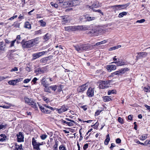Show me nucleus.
<instances>
[{
  "instance_id": "nucleus-1",
  "label": "nucleus",
  "mask_w": 150,
  "mask_h": 150,
  "mask_svg": "<svg viewBox=\"0 0 150 150\" xmlns=\"http://www.w3.org/2000/svg\"><path fill=\"white\" fill-rule=\"evenodd\" d=\"M38 40V38L27 41H25L23 40L21 42V43L23 48H30L37 44Z\"/></svg>"
},
{
  "instance_id": "nucleus-2",
  "label": "nucleus",
  "mask_w": 150,
  "mask_h": 150,
  "mask_svg": "<svg viewBox=\"0 0 150 150\" xmlns=\"http://www.w3.org/2000/svg\"><path fill=\"white\" fill-rule=\"evenodd\" d=\"M74 48L77 51L81 52L83 51H86V50L90 48L91 46L88 44H82L76 45L74 46Z\"/></svg>"
},
{
  "instance_id": "nucleus-3",
  "label": "nucleus",
  "mask_w": 150,
  "mask_h": 150,
  "mask_svg": "<svg viewBox=\"0 0 150 150\" xmlns=\"http://www.w3.org/2000/svg\"><path fill=\"white\" fill-rule=\"evenodd\" d=\"M129 70L128 68H122L118 71H115L112 73L110 75V77H114L115 75L119 76L125 73L127 71Z\"/></svg>"
},
{
  "instance_id": "nucleus-4",
  "label": "nucleus",
  "mask_w": 150,
  "mask_h": 150,
  "mask_svg": "<svg viewBox=\"0 0 150 150\" xmlns=\"http://www.w3.org/2000/svg\"><path fill=\"white\" fill-rule=\"evenodd\" d=\"M82 27V26H69L67 27H64L65 30L68 31H75L78 30H79L81 29Z\"/></svg>"
},
{
  "instance_id": "nucleus-5",
  "label": "nucleus",
  "mask_w": 150,
  "mask_h": 150,
  "mask_svg": "<svg viewBox=\"0 0 150 150\" xmlns=\"http://www.w3.org/2000/svg\"><path fill=\"white\" fill-rule=\"evenodd\" d=\"M98 83L100 88H106L109 86L108 83L107 81H100L98 82Z\"/></svg>"
},
{
  "instance_id": "nucleus-6",
  "label": "nucleus",
  "mask_w": 150,
  "mask_h": 150,
  "mask_svg": "<svg viewBox=\"0 0 150 150\" xmlns=\"http://www.w3.org/2000/svg\"><path fill=\"white\" fill-rule=\"evenodd\" d=\"M47 52L42 51L33 54L32 55L33 57L32 60H35L37 59L43 55L45 54Z\"/></svg>"
},
{
  "instance_id": "nucleus-7",
  "label": "nucleus",
  "mask_w": 150,
  "mask_h": 150,
  "mask_svg": "<svg viewBox=\"0 0 150 150\" xmlns=\"http://www.w3.org/2000/svg\"><path fill=\"white\" fill-rule=\"evenodd\" d=\"M88 83H86L79 86L77 89V91L79 92H82L86 89L88 87Z\"/></svg>"
},
{
  "instance_id": "nucleus-8",
  "label": "nucleus",
  "mask_w": 150,
  "mask_h": 150,
  "mask_svg": "<svg viewBox=\"0 0 150 150\" xmlns=\"http://www.w3.org/2000/svg\"><path fill=\"white\" fill-rule=\"evenodd\" d=\"M137 54L136 57L137 59L144 58L146 57L147 55V53L146 52H138Z\"/></svg>"
},
{
  "instance_id": "nucleus-9",
  "label": "nucleus",
  "mask_w": 150,
  "mask_h": 150,
  "mask_svg": "<svg viewBox=\"0 0 150 150\" xmlns=\"http://www.w3.org/2000/svg\"><path fill=\"white\" fill-rule=\"evenodd\" d=\"M62 24L63 25H65L66 23L70 21V19L68 16H62Z\"/></svg>"
},
{
  "instance_id": "nucleus-10",
  "label": "nucleus",
  "mask_w": 150,
  "mask_h": 150,
  "mask_svg": "<svg viewBox=\"0 0 150 150\" xmlns=\"http://www.w3.org/2000/svg\"><path fill=\"white\" fill-rule=\"evenodd\" d=\"M59 113H61L67 110L68 108L64 105H63L59 109H55Z\"/></svg>"
},
{
  "instance_id": "nucleus-11",
  "label": "nucleus",
  "mask_w": 150,
  "mask_h": 150,
  "mask_svg": "<svg viewBox=\"0 0 150 150\" xmlns=\"http://www.w3.org/2000/svg\"><path fill=\"white\" fill-rule=\"evenodd\" d=\"M38 105L39 106V108L41 110L42 112H44L46 114H49L51 112L50 110H48V108H45L44 107H43L42 106H41L40 105L38 104Z\"/></svg>"
},
{
  "instance_id": "nucleus-12",
  "label": "nucleus",
  "mask_w": 150,
  "mask_h": 150,
  "mask_svg": "<svg viewBox=\"0 0 150 150\" xmlns=\"http://www.w3.org/2000/svg\"><path fill=\"white\" fill-rule=\"evenodd\" d=\"M116 69V66L114 65H109L107 66L106 69L108 72H110L112 70H114Z\"/></svg>"
},
{
  "instance_id": "nucleus-13",
  "label": "nucleus",
  "mask_w": 150,
  "mask_h": 150,
  "mask_svg": "<svg viewBox=\"0 0 150 150\" xmlns=\"http://www.w3.org/2000/svg\"><path fill=\"white\" fill-rule=\"evenodd\" d=\"M17 141L18 142H23L24 141V136L22 133L19 132V134L17 135Z\"/></svg>"
},
{
  "instance_id": "nucleus-14",
  "label": "nucleus",
  "mask_w": 150,
  "mask_h": 150,
  "mask_svg": "<svg viewBox=\"0 0 150 150\" xmlns=\"http://www.w3.org/2000/svg\"><path fill=\"white\" fill-rule=\"evenodd\" d=\"M87 96L89 97H92L94 95V89L91 88H89L87 92Z\"/></svg>"
},
{
  "instance_id": "nucleus-15",
  "label": "nucleus",
  "mask_w": 150,
  "mask_h": 150,
  "mask_svg": "<svg viewBox=\"0 0 150 150\" xmlns=\"http://www.w3.org/2000/svg\"><path fill=\"white\" fill-rule=\"evenodd\" d=\"M99 6V2L98 1H96L93 3L92 6L89 5L87 6V8H89L90 9H93V8H97Z\"/></svg>"
},
{
  "instance_id": "nucleus-16",
  "label": "nucleus",
  "mask_w": 150,
  "mask_h": 150,
  "mask_svg": "<svg viewBox=\"0 0 150 150\" xmlns=\"http://www.w3.org/2000/svg\"><path fill=\"white\" fill-rule=\"evenodd\" d=\"M7 49L6 44L3 42H0V50L5 51Z\"/></svg>"
},
{
  "instance_id": "nucleus-17",
  "label": "nucleus",
  "mask_w": 150,
  "mask_h": 150,
  "mask_svg": "<svg viewBox=\"0 0 150 150\" xmlns=\"http://www.w3.org/2000/svg\"><path fill=\"white\" fill-rule=\"evenodd\" d=\"M14 145L15 149L13 150H23L22 148V144L18 145L16 143H14Z\"/></svg>"
},
{
  "instance_id": "nucleus-18",
  "label": "nucleus",
  "mask_w": 150,
  "mask_h": 150,
  "mask_svg": "<svg viewBox=\"0 0 150 150\" xmlns=\"http://www.w3.org/2000/svg\"><path fill=\"white\" fill-rule=\"evenodd\" d=\"M115 63L117 66H121L125 64V63L122 59H118L117 61H115L114 62Z\"/></svg>"
},
{
  "instance_id": "nucleus-19",
  "label": "nucleus",
  "mask_w": 150,
  "mask_h": 150,
  "mask_svg": "<svg viewBox=\"0 0 150 150\" xmlns=\"http://www.w3.org/2000/svg\"><path fill=\"white\" fill-rule=\"evenodd\" d=\"M72 2L71 1H69L64 2L63 5L65 6V7L73 6Z\"/></svg>"
},
{
  "instance_id": "nucleus-20",
  "label": "nucleus",
  "mask_w": 150,
  "mask_h": 150,
  "mask_svg": "<svg viewBox=\"0 0 150 150\" xmlns=\"http://www.w3.org/2000/svg\"><path fill=\"white\" fill-rule=\"evenodd\" d=\"M7 139V137L5 134H2L0 135V142H4Z\"/></svg>"
},
{
  "instance_id": "nucleus-21",
  "label": "nucleus",
  "mask_w": 150,
  "mask_h": 150,
  "mask_svg": "<svg viewBox=\"0 0 150 150\" xmlns=\"http://www.w3.org/2000/svg\"><path fill=\"white\" fill-rule=\"evenodd\" d=\"M60 121L61 123L66 124L69 126H72L74 125V124L71 122H67L64 120H60Z\"/></svg>"
},
{
  "instance_id": "nucleus-22",
  "label": "nucleus",
  "mask_w": 150,
  "mask_h": 150,
  "mask_svg": "<svg viewBox=\"0 0 150 150\" xmlns=\"http://www.w3.org/2000/svg\"><path fill=\"white\" fill-rule=\"evenodd\" d=\"M29 105H31V106L35 110H38V105L35 102L33 101H32V102L30 103Z\"/></svg>"
},
{
  "instance_id": "nucleus-23",
  "label": "nucleus",
  "mask_w": 150,
  "mask_h": 150,
  "mask_svg": "<svg viewBox=\"0 0 150 150\" xmlns=\"http://www.w3.org/2000/svg\"><path fill=\"white\" fill-rule=\"evenodd\" d=\"M110 140V135L108 134L106 136V137L104 141V144L105 145H107L108 144V143Z\"/></svg>"
},
{
  "instance_id": "nucleus-24",
  "label": "nucleus",
  "mask_w": 150,
  "mask_h": 150,
  "mask_svg": "<svg viewBox=\"0 0 150 150\" xmlns=\"http://www.w3.org/2000/svg\"><path fill=\"white\" fill-rule=\"evenodd\" d=\"M103 100L104 102L108 101L111 100L110 97L108 96H104L103 97Z\"/></svg>"
},
{
  "instance_id": "nucleus-25",
  "label": "nucleus",
  "mask_w": 150,
  "mask_h": 150,
  "mask_svg": "<svg viewBox=\"0 0 150 150\" xmlns=\"http://www.w3.org/2000/svg\"><path fill=\"white\" fill-rule=\"evenodd\" d=\"M72 2V4L73 6H76L80 3V2L78 0H73L71 1Z\"/></svg>"
},
{
  "instance_id": "nucleus-26",
  "label": "nucleus",
  "mask_w": 150,
  "mask_h": 150,
  "mask_svg": "<svg viewBox=\"0 0 150 150\" xmlns=\"http://www.w3.org/2000/svg\"><path fill=\"white\" fill-rule=\"evenodd\" d=\"M57 87H58V86L56 85L51 86L49 87L50 88L54 91H55L57 88Z\"/></svg>"
},
{
  "instance_id": "nucleus-27",
  "label": "nucleus",
  "mask_w": 150,
  "mask_h": 150,
  "mask_svg": "<svg viewBox=\"0 0 150 150\" xmlns=\"http://www.w3.org/2000/svg\"><path fill=\"white\" fill-rule=\"evenodd\" d=\"M148 134H144L140 137V139L141 140H144L147 138Z\"/></svg>"
},
{
  "instance_id": "nucleus-28",
  "label": "nucleus",
  "mask_w": 150,
  "mask_h": 150,
  "mask_svg": "<svg viewBox=\"0 0 150 150\" xmlns=\"http://www.w3.org/2000/svg\"><path fill=\"white\" fill-rule=\"evenodd\" d=\"M58 141H56L55 144L54 145L53 148V150H58Z\"/></svg>"
},
{
  "instance_id": "nucleus-29",
  "label": "nucleus",
  "mask_w": 150,
  "mask_h": 150,
  "mask_svg": "<svg viewBox=\"0 0 150 150\" xmlns=\"http://www.w3.org/2000/svg\"><path fill=\"white\" fill-rule=\"evenodd\" d=\"M13 26L15 28H18L19 27V23L18 22H15L14 23L11 25L10 27H12Z\"/></svg>"
},
{
  "instance_id": "nucleus-30",
  "label": "nucleus",
  "mask_w": 150,
  "mask_h": 150,
  "mask_svg": "<svg viewBox=\"0 0 150 150\" xmlns=\"http://www.w3.org/2000/svg\"><path fill=\"white\" fill-rule=\"evenodd\" d=\"M25 27L26 28L29 29L31 28V26L29 22H26L25 23Z\"/></svg>"
},
{
  "instance_id": "nucleus-31",
  "label": "nucleus",
  "mask_w": 150,
  "mask_h": 150,
  "mask_svg": "<svg viewBox=\"0 0 150 150\" xmlns=\"http://www.w3.org/2000/svg\"><path fill=\"white\" fill-rule=\"evenodd\" d=\"M25 103H27L30 104L33 101L31 99L28 98H25Z\"/></svg>"
},
{
  "instance_id": "nucleus-32",
  "label": "nucleus",
  "mask_w": 150,
  "mask_h": 150,
  "mask_svg": "<svg viewBox=\"0 0 150 150\" xmlns=\"http://www.w3.org/2000/svg\"><path fill=\"white\" fill-rule=\"evenodd\" d=\"M127 14V12H123L119 13L118 15L119 18L122 17L124 16H125Z\"/></svg>"
},
{
  "instance_id": "nucleus-33",
  "label": "nucleus",
  "mask_w": 150,
  "mask_h": 150,
  "mask_svg": "<svg viewBox=\"0 0 150 150\" xmlns=\"http://www.w3.org/2000/svg\"><path fill=\"white\" fill-rule=\"evenodd\" d=\"M8 83L9 84L11 85H14L17 83L15 80L10 81H8Z\"/></svg>"
},
{
  "instance_id": "nucleus-34",
  "label": "nucleus",
  "mask_w": 150,
  "mask_h": 150,
  "mask_svg": "<svg viewBox=\"0 0 150 150\" xmlns=\"http://www.w3.org/2000/svg\"><path fill=\"white\" fill-rule=\"evenodd\" d=\"M59 150H67L65 146L63 145H61L59 147Z\"/></svg>"
},
{
  "instance_id": "nucleus-35",
  "label": "nucleus",
  "mask_w": 150,
  "mask_h": 150,
  "mask_svg": "<svg viewBox=\"0 0 150 150\" xmlns=\"http://www.w3.org/2000/svg\"><path fill=\"white\" fill-rule=\"evenodd\" d=\"M15 40H16V41H17V43H21V42H20V41L21 40V38L20 35H18L17 36L16 39Z\"/></svg>"
},
{
  "instance_id": "nucleus-36",
  "label": "nucleus",
  "mask_w": 150,
  "mask_h": 150,
  "mask_svg": "<svg viewBox=\"0 0 150 150\" xmlns=\"http://www.w3.org/2000/svg\"><path fill=\"white\" fill-rule=\"evenodd\" d=\"M39 143V142H37V141L34 137H33L32 139V144L33 146L34 145L37 144Z\"/></svg>"
},
{
  "instance_id": "nucleus-37",
  "label": "nucleus",
  "mask_w": 150,
  "mask_h": 150,
  "mask_svg": "<svg viewBox=\"0 0 150 150\" xmlns=\"http://www.w3.org/2000/svg\"><path fill=\"white\" fill-rule=\"evenodd\" d=\"M33 146L34 149H35L36 150H40V149L39 143L37 144L34 145Z\"/></svg>"
},
{
  "instance_id": "nucleus-38",
  "label": "nucleus",
  "mask_w": 150,
  "mask_h": 150,
  "mask_svg": "<svg viewBox=\"0 0 150 150\" xmlns=\"http://www.w3.org/2000/svg\"><path fill=\"white\" fill-rule=\"evenodd\" d=\"M39 22L40 24V25L41 26H42V27H44L46 25V23L45 22H44L42 20H40L39 21Z\"/></svg>"
},
{
  "instance_id": "nucleus-39",
  "label": "nucleus",
  "mask_w": 150,
  "mask_h": 150,
  "mask_svg": "<svg viewBox=\"0 0 150 150\" xmlns=\"http://www.w3.org/2000/svg\"><path fill=\"white\" fill-rule=\"evenodd\" d=\"M49 36L50 34L48 33H47L44 36V39L46 41H47L49 39Z\"/></svg>"
},
{
  "instance_id": "nucleus-40",
  "label": "nucleus",
  "mask_w": 150,
  "mask_h": 150,
  "mask_svg": "<svg viewBox=\"0 0 150 150\" xmlns=\"http://www.w3.org/2000/svg\"><path fill=\"white\" fill-rule=\"evenodd\" d=\"M116 91L115 90H110L108 91V95H110L111 94H114L115 93Z\"/></svg>"
},
{
  "instance_id": "nucleus-41",
  "label": "nucleus",
  "mask_w": 150,
  "mask_h": 150,
  "mask_svg": "<svg viewBox=\"0 0 150 150\" xmlns=\"http://www.w3.org/2000/svg\"><path fill=\"white\" fill-rule=\"evenodd\" d=\"M128 6V5H127V4H126L124 5H118V6L120 7V8H121V9H122L125 8H126Z\"/></svg>"
},
{
  "instance_id": "nucleus-42",
  "label": "nucleus",
  "mask_w": 150,
  "mask_h": 150,
  "mask_svg": "<svg viewBox=\"0 0 150 150\" xmlns=\"http://www.w3.org/2000/svg\"><path fill=\"white\" fill-rule=\"evenodd\" d=\"M47 137V135L45 134H42L40 136L41 139L42 140H45Z\"/></svg>"
},
{
  "instance_id": "nucleus-43",
  "label": "nucleus",
  "mask_w": 150,
  "mask_h": 150,
  "mask_svg": "<svg viewBox=\"0 0 150 150\" xmlns=\"http://www.w3.org/2000/svg\"><path fill=\"white\" fill-rule=\"evenodd\" d=\"M44 90L45 92L51 93V92L50 88H49V87H46V88H44Z\"/></svg>"
},
{
  "instance_id": "nucleus-44",
  "label": "nucleus",
  "mask_w": 150,
  "mask_h": 150,
  "mask_svg": "<svg viewBox=\"0 0 150 150\" xmlns=\"http://www.w3.org/2000/svg\"><path fill=\"white\" fill-rule=\"evenodd\" d=\"M95 19V17H89L87 18V20L88 21H90L92 20H94Z\"/></svg>"
},
{
  "instance_id": "nucleus-45",
  "label": "nucleus",
  "mask_w": 150,
  "mask_h": 150,
  "mask_svg": "<svg viewBox=\"0 0 150 150\" xmlns=\"http://www.w3.org/2000/svg\"><path fill=\"white\" fill-rule=\"evenodd\" d=\"M7 125H0V130L6 128Z\"/></svg>"
},
{
  "instance_id": "nucleus-46",
  "label": "nucleus",
  "mask_w": 150,
  "mask_h": 150,
  "mask_svg": "<svg viewBox=\"0 0 150 150\" xmlns=\"http://www.w3.org/2000/svg\"><path fill=\"white\" fill-rule=\"evenodd\" d=\"M11 107L10 105H0V107L3 108H4L8 109L9 108Z\"/></svg>"
},
{
  "instance_id": "nucleus-47",
  "label": "nucleus",
  "mask_w": 150,
  "mask_h": 150,
  "mask_svg": "<svg viewBox=\"0 0 150 150\" xmlns=\"http://www.w3.org/2000/svg\"><path fill=\"white\" fill-rule=\"evenodd\" d=\"M145 21V20L144 19H142L140 20H137L136 21V23H144Z\"/></svg>"
},
{
  "instance_id": "nucleus-48",
  "label": "nucleus",
  "mask_w": 150,
  "mask_h": 150,
  "mask_svg": "<svg viewBox=\"0 0 150 150\" xmlns=\"http://www.w3.org/2000/svg\"><path fill=\"white\" fill-rule=\"evenodd\" d=\"M43 99L44 101H45V102L47 103H48L50 101L48 98H47L46 97H44L43 98Z\"/></svg>"
},
{
  "instance_id": "nucleus-49",
  "label": "nucleus",
  "mask_w": 150,
  "mask_h": 150,
  "mask_svg": "<svg viewBox=\"0 0 150 150\" xmlns=\"http://www.w3.org/2000/svg\"><path fill=\"white\" fill-rule=\"evenodd\" d=\"M118 121L121 124L123 123V119L121 118V117H119L118 118Z\"/></svg>"
},
{
  "instance_id": "nucleus-50",
  "label": "nucleus",
  "mask_w": 150,
  "mask_h": 150,
  "mask_svg": "<svg viewBox=\"0 0 150 150\" xmlns=\"http://www.w3.org/2000/svg\"><path fill=\"white\" fill-rule=\"evenodd\" d=\"M150 89V88L149 87L147 88L144 87V90L145 92H149V91H150L149 89Z\"/></svg>"
},
{
  "instance_id": "nucleus-51",
  "label": "nucleus",
  "mask_w": 150,
  "mask_h": 150,
  "mask_svg": "<svg viewBox=\"0 0 150 150\" xmlns=\"http://www.w3.org/2000/svg\"><path fill=\"white\" fill-rule=\"evenodd\" d=\"M40 61L42 63H44L47 62V59L46 58H44L41 59Z\"/></svg>"
},
{
  "instance_id": "nucleus-52",
  "label": "nucleus",
  "mask_w": 150,
  "mask_h": 150,
  "mask_svg": "<svg viewBox=\"0 0 150 150\" xmlns=\"http://www.w3.org/2000/svg\"><path fill=\"white\" fill-rule=\"evenodd\" d=\"M102 110H98L97 111L95 112V115L96 116H98L100 114V113L102 111Z\"/></svg>"
},
{
  "instance_id": "nucleus-53",
  "label": "nucleus",
  "mask_w": 150,
  "mask_h": 150,
  "mask_svg": "<svg viewBox=\"0 0 150 150\" xmlns=\"http://www.w3.org/2000/svg\"><path fill=\"white\" fill-rule=\"evenodd\" d=\"M23 79L22 78H18L17 79H15V80L16 83L19 82H20L22 81Z\"/></svg>"
},
{
  "instance_id": "nucleus-54",
  "label": "nucleus",
  "mask_w": 150,
  "mask_h": 150,
  "mask_svg": "<svg viewBox=\"0 0 150 150\" xmlns=\"http://www.w3.org/2000/svg\"><path fill=\"white\" fill-rule=\"evenodd\" d=\"M45 79L43 78L42 79V83L43 84H44V86L45 87V88H46V87H47V84H45V83L44 84V80H45Z\"/></svg>"
},
{
  "instance_id": "nucleus-55",
  "label": "nucleus",
  "mask_w": 150,
  "mask_h": 150,
  "mask_svg": "<svg viewBox=\"0 0 150 150\" xmlns=\"http://www.w3.org/2000/svg\"><path fill=\"white\" fill-rule=\"evenodd\" d=\"M16 40H13L12 41H11V45H10V47H13V46H14V43H15V42H16Z\"/></svg>"
},
{
  "instance_id": "nucleus-56",
  "label": "nucleus",
  "mask_w": 150,
  "mask_h": 150,
  "mask_svg": "<svg viewBox=\"0 0 150 150\" xmlns=\"http://www.w3.org/2000/svg\"><path fill=\"white\" fill-rule=\"evenodd\" d=\"M93 11L95 12H97L101 14L102 15H103V13L99 9L98 10H94Z\"/></svg>"
},
{
  "instance_id": "nucleus-57",
  "label": "nucleus",
  "mask_w": 150,
  "mask_h": 150,
  "mask_svg": "<svg viewBox=\"0 0 150 150\" xmlns=\"http://www.w3.org/2000/svg\"><path fill=\"white\" fill-rule=\"evenodd\" d=\"M31 80L30 79H26L24 80L23 82L24 83H27Z\"/></svg>"
},
{
  "instance_id": "nucleus-58",
  "label": "nucleus",
  "mask_w": 150,
  "mask_h": 150,
  "mask_svg": "<svg viewBox=\"0 0 150 150\" xmlns=\"http://www.w3.org/2000/svg\"><path fill=\"white\" fill-rule=\"evenodd\" d=\"M18 71V69L16 67H15L14 68L12 69L11 70V72H13V71Z\"/></svg>"
},
{
  "instance_id": "nucleus-59",
  "label": "nucleus",
  "mask_w": 150,
  "mask_h": 150,
  "mask_svg": "<svg viewBox=\"0 0 150 150\" xmlns=\"http://www.w3.org/2000/svg\"><path fill=\"white\" fill-rule=\"evenodd\" d=\"M116 142L117 144H120L121 142V140L119 138H117L116 140Z\"/></svg>"
},
{
  "instance_id": "nucleus-60",
  "label": "nucleus",
  "mask_w": 150,
  "mask_h": 150,
  "mask_svg": "<svg viewBox=\"0 0 150 150\" xmlns=\"http://www.w3.org/2000/svg\"><path fill=\"white\" fill-rule=\"evenodd\" d=\"M88 144H86L84 145L83 146V149L84 150H86L88 148Z\"/></svg>"
},
{
  "instance_id": "nucleus-61",
  "label": "nucleus",
  "mask_w": 150,
  "mask_h": 150,
  "mask_svg": "<svg viewBox=\"0 0 150 150\" xmlns=\"http://www.w3.org/2000/svg\"><path fill=\"white\" fill-rule=\"evenodd\" d=\"M18 16L17 15H15L14 16H13L12 17H11V18H9L8 20H11L14 19L15 18H17V17Z\"/></svg>"
},
{
  "instance_id": "nucleus-62",
  "label": "nucleus",
  "mask_w": 150,
  "mask_h": 150,
  "mask_svg": "<svg viewBox=\"0 0 150 150\" xmlns=\"http://www.w3.org/2000/svg\"><path fill=\"white\" fill-rule=\"evenodd\" d=\"M58 88H57V91L58 92H60L62 90V86H58Z\"/></svg>"
},
{
  "instance_id": "nucleus-63",
  "label": "nucleus",
  "mask_w": 150,
  "mask_h": 150,
  "mask_svg": "<svg viewBox=\"0 0 150 150\" xmlns=\"http://www.w3.org/2000/svg\"><path fill=\"white\" fill-rule=\"evenodd\" d=\"M65 120L69 121H70V122H71L72 123L73 122L74 123H75V122L73 120H71V119H70L69 118H66Z\"/></svg>"
},
{
  "instance_id": "nucleus-64",
  "label": "nucleus",
  "mask_w": 150,
  "mask_h": 150,
  "mask_svg": "<svg viewBox=\"0 0 150 150\" xmlns=\"http://www.w3.org/2000/svg\"><path fill=\"white\" fill-rule=\"evenodd\" d=\"M144 106L146 107L147 109L149 110V111H150V106L147 105H145Z\"/></svg>"
}]
</instances>
